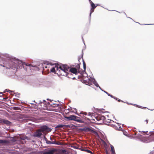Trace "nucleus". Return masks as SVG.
I'll return each instance as SVG.
<instances>
[{
    "mask_svg": "<svg viewBox=\"0 0 154 154\" xmlns=\"http://www.w3.org/2000/svg\"><path fill=\"white\" fill-rule=\"evenodd\" d=\"M86 130L88 131H92V132H93L94 131L92 130L91 129L89 128H86Z\"/></svg>",
    "mask_w": 154,
    "mask_h": 154,
    "instance_id": "20",
    "label": "nucleus"
},
{
    "mask_svg": "<svg viewBox=\"0 0 154 154\" xmlns=\"http://www.w3.org/2000/svg\"><path fill=\"white\" fill-rule=\"evenodd\" d=\"M42 132L40 129L37 130L33 135L34 137H40L42 135Z\"/></svg>",
    "mask_w": 154,
    "mask_h": 154,
    "instance_id": "6",
    "label": "nucleus"
},
{
    "mask_svg": "<svg viewBox=\"0 0 154 154\" xmlns=\"http://www.w3.org/2000/svg\"><path fill=\"white\" fill-rule=\"evenodd\" d=\"M134 106H136L137 107H138V108H140L143 109V108H146V107H142L141 106H138V105H136V104H134Z\"/></svg>",
    "mask_w": 154,
    "mask_h": 154,
    "instance_id": "16",
    "label": "nucleus"
},
{
    "mask_svg": "<svg viewBox=\"0 0 154 154\" xmlns=\"http://www.w3.org/2000/svg\"><path fill=\"white\" fill-rule=\"evenodd\" d=\"M118 102H123V101H122V100H121L120 99H119L118 100Z\"/></svg>",
    "mask_w": 154,
    "mask_h": 154,
    "instance_id": "31",
    "label": "nucleus"
},
{
    "mask_svg": "<svg viewBox=\"0 0 154 154\" xmlns=\"http://www.w3.org/2000/svg\"><path fill=\"white\" fill-rule=\"evenodd\" d=\"M10 143L9 141L7 140H0V144L3 145H8Z\"/></svg>",
    "mask_w": 154,
    "mask_h": 154,
    "instance_id": "10",
    "label": "nucleus"
},
{
    "mask_svg": "<svg viewBox=\"0 0 154 154\" xmlns=\"http://www.w3.org/2000/svg\"><path fill=\"white\" fill-rule=\"evenodd\" d=\"M47 67V66L45 67V68H46Z\"/></svg>",
    "mask_w": 154,
    "mask_h": 154,
    "instance_id": "39",
    "label": "nucleus"
},
{
    "mask_svg": "<svg viewBox=\"0 0 154 154\" xmlns=\"http://www.w3.org/2000/svg\"><path fill=\"white\" fill-rule=\"evenodd\" d=\"M83 151L86 152L88 153H90L91 154H94L93 152H92V151L89 150L88 149L86 148H85V149L84 150H83Z\"/></svg>",
    "mask_w": 154,
    "mask_h": 154,
    "instance_id": "13",
    "label": "nucleus"
},
{
    "mask_svg": "<svg viewBox=\"0 0 154 154\" xmlns=\"http://www.w3.org/2000/svg\"><path fill=\"white\" fill-rule=\"evenodd\" d=\"M46 143L48 144H51L52 142L50 141L47 140Z\"/></svg>",
    "mask_w": 154,
    "mask_h": 154,
    "instance_id": "19",
    "label": "nucleus"
},
{
    "mask_svg": "<svg viewBox=\"0 0 154 154\" xmlns=\"http://www.w3.org/2000/svg\"><path fill=\"white\" fill-rule=\"evenodd\" d=\"M54 65V64H52L51 63H49V62L47 63V65L48 66L49 65H51V66H53Z\"/></svg>",
    "mask_w": 154,
    "mask_h": 154,
    "instance_id": "18",
    "label": "nucleus"
},
{
    "mask_svg": "<svg viewBox=\"0 0 154 154\" xmlns=\"http://www.w3.org/2000/svg\"><path fill=\"white\" fill-rule=\"evenodd\" d=\"M93 113H88V116H92L93 115Z\"/></svg>",
    "mask_w": 154,
    "mask_h": 154,
    "instance_id": "24",
    "label": "nucleus"
},
{
    "mask_svg": "<svg viewBox=\"0 0 154 154\" xmlns=\"http://www.w3.org/2000/svg\"><path fill=\"white\" fill-rule=\"evenodd\" d=\"M10 123V122L8 120L0 118V123H4L7 125H9Z\"/></svg>",
    "mask_w": 154,
    "mask_h": 154,
    "instance_id": "9",
    "label": "nucleus"
},
{
    "mask_svg": "<svg viewBox=\"0 0 154 154\" xmlns=\"http://www.w3.org/2000/svg\"><path fill=\"white\" fill-rule=\"evenodd\" d=\"M144 133H145V134H146V133L148 132V131H147L146 132H143Z\"/></svg>",
    "mask_w": 154,
    "mask_h": 154,
    "instance_id": "33",
    "label": "nucleus"
},
{
    "mask_svg": "<svg viewBox=\"0 0 154 154\" xmlns=\"http://www.w3.org/2000/svg\"><path fill=\"white\" fill-rule=\"evenodd\" d=\"M55 72L57 71L59 69L67 73L69 69V67L66 65H63L61 66H55Z\"/></svg>",
    "mask_w": 154,
    "mask_h": 154,
    "instance_id": "3",
    "label": "nucleus"
},
{
    "mask_svg": "<svg viewBox=\"0 0 154 154\" xmlns=\"http://www.w3.org/2000/svg\"><path fill=\"white\" fill-rule=\"evenodd\" d=\"M106 92V93L107 94H108V93H107V92Z\"/></svg>",
    "mask_w": 154,
    "mask_h": 154,
    "instance_id": "34",
    "label": "nucleus"
},
{
    "mask_svg": "<svg viewBox=\"0 0 154 154\" xmlns=\"http://www.w3.org/2000/svg\"><path fill=\"white\" fill-rule=\"evenodd\" d=\"M106 154H109V153L108 151L106 150Z\"/></svg>",
    "mask_w": 154,
    "mask_h": 154,
    "instance_id": "29",
    "label": "nucleus"
},
{
    "mask_svg": "<svg viewBox=\"0 0 154 154\" xmlns=\"http://www.w3.org/2000/svg\"><path fill=\"white\" fill-rule=\"evenodd\" d=\"M9 66V68H11V66Z\"/></svg>",
    "mask_w": 154,
    "mask_h": 154,
    "instance_id": "37",
    "label": "nucleus"
},
{
    "mask_svg": "<svg viewBox=\"0 0 154 154\" xmlns=\"http://www.w3.org/2000/svg\"><path fill=\"white\" fill-rule=\"evenodd\" d=\"M108 95L109 96H110V94H109V93H108Z\"/></svg>",
    "mask_w": 154,
    "mask_h": 154,
    "instance_id": "35",
    "label": "nucleus"
},
{
    "mask_svg": "<svg viewBox=\"0 0 154 154\" xmlns=\"http://www.w3.org/2000/svg\"><path fill=\"white\" fill-rule=\"evenodd\" d=\"M52 143L51 144H55L56 143V142L55 141H51Z\"/></svg>",
    "mask_w": 154,
    "mask_h": 154,
    "instance_id": "27",
    "label": "nucleus"
},
{
    "mask_svg": "<svg viewBox=\"0 0 154 154\" xmlns=\"http://www.w3.org/2000/svg\"><path fill=\"white\" fill-rule=\"evenodd\" d=\"M64 126V125H58L57 126L56 128H63Z\"/></svg>",
    "mask_w": 154,
    "mask_h": 154,
    "instance_id": "15",
    "label": "nucleus"
},
{
    "mask_svg": "<svg viewBox=\"0 0 154 154\" xmlns=\"http://www.w3.org/2000/svg\"><path fill=\"white\" fill-rule=\"evenodd\" d=\"M96 119L97 121H101L102 122H104L105 119V117L102 116H98Z\"/></svg>",
    "mask_w": 154,
    "mask_h": 154,
    "instance_id": "8",
    "label": "nucleus"
},
{
    "mask_svg": "<svg viewBox=\"0 0 154 154\" xmlns=\"http://www.w3.org/2000/svg\"><path fill=\"white\" fill-rule=\"evenodd\" d=\"M83 68L84 69V71H82V72H81V75H83V74L84 73V72H85V69L86 68V64L85 63V61L83 60Z\"/></svg>",
    "mask_w": 154,
    "mask_h": 154,
    "instance_id": "11",
    "label": "nucleus"
},
{
    "mask_svg": "<svg viewBox=\"0 0 154 154\" xmlns=\"http://www.w3.org/2000/svg\"><path fill=\"white\" fill-rule=\"evenodd\" d=\"M16 141V140H15V139H12V140H11V141L12 142V143H14V142H15Z\"/></svg>",
    "mask_w": 154,
    "mask_h": 154,
    "instance_id": "22",
    "label": "nucleus"
},
{
    "mask_svg": "<svg viewBox=\"0 0 154 154\" xmlns=\"http://www.w3.org/2000/svg\"><path fill=\"white\" fill-rule=\"evenodd\" d=\"M66 118L69 120H73L80 123H83L84 122L80 118L73 115H71L69 116L66 117Z\"/></svg>",
    "mask_w": 154,
    "mask_h": 154,
    "instance_id": "2",
    "label": "nucleus"
},
{
    "mask_svg": "<svg viewBox=\"0 0 154 154\" xmlns=\"http://www.w3.org/2000/svg\"><path fill=\"white\" fill-rule=\"evenodd\" d=\"M73 79H75V78H72Z\"/></svg>",
    "mask_w": 154,
    "mask_h": 154,
    "instance_id": "36",
    "label": "nucleus"
},
{
    "mask_svg": "<svg viewBox=\"0 0 154 154\" xmlns=\"http://www.w3.org/2000/svg\"><path fill=\"white\" fill-rule=\"evenodd\" d=\"M110 147L112 152V154H116L114 146L112 145H110Z\"/></svg>",
    "mask_w": 154,
    "mask_h": 154,
    "instance_id": "12",
    "label": "nucleus"
},
{
    "mask_svg": "<svg viewBox=\"0 0 154 154\" xmlns=\"http://www.w3.org/2000/svg\"><path fill=\"white\" fill-rule=\"evenodd\" d=\"M81 114H83L85 115H87V113L86 112H81L80 113Z\"/></svg>",
    "mask_w": 154,
    "mask_h": 154,
    "instance_id": "21",
    "label": "nucleus"
},
{
    "mask_svg": "<svg viewBox=\"0 0 154 154\" xmlns=\"http://www.w3.org/2000/svg\"><path fill=\"white\" fill-rule=\"evenodd\" d=\"M110 97H112V98H114V99H115L116 100H117V98H116V97H114V96H112V95H110Z\"/></svg>",
    "mask_w": 154,
    "mask_h": 154,
    "instance_id": "23",
    "label": "nucleus"
},
{
    "mask_svg": "<svg viewBox=\"0 0 154 154\" xmlns=\"http://www.w3.org/2000/svg\"><path fill=\"white\" fill-rule=\"evenodd\" d=\"M25 65H26V66H32V65H31V64H29V65H27L26 63H25Z\"/></svg>",
    "mask_w": 154,
    "mask_h": 154,
    "instance_id": "30",
    "label": "nucleus"
},
{
    "mask_svg": "<svg viewBox=\"0 0 154 154\" xmlns=\"http://www.w3.org/2000/svg\"><path fill=\"white\" fill-rule=\"evenodd\" d=\"M66 152V151L64 149L51 148L45 149L44 151L42 152V154H64Z\"/></svg>",
    "mask_w": 154,
    "mask_h": 154,
    "instance_id": "1",
    "label": "nucleus"
},
{
    "mask_svg": "<svg viewBox=\"0 0 154 154\" xmlns=\"http://www.w3.org/2000/svg\"><path fill=\"white\" fill-rule=\"evenodd\" d=\"M55 144H57V145H60V143L59 142H56V143Z\"/></svg>",
    "mask_w": 154,
    "mask_h": 154,
    "instance_id": "28",
    "label": "nucleus"
},
{
    "mask_svg": "<svg viewBox=\"0 0 154 154\" xmlns=\"http://www.w3.org/2000/svg\"><path fill=\"white\" fill-rule=\"evenodd\" d=\"M75 148H77V147H75Z\"/></svg>",
    "mask_w": 154,
    "mask_h": 154,
    "instance_id": "38",
    "label": "nucleus"
},
{
    "mask_svg": "<svg viewBox=\"0 0 154 154\" xmlns=\"http://www.w3.org/2000/svg\"><path fill=\"white\" fill-rule=\"evenodd\" d=\"M89 2H90V3H91V2H92L91 1V0H89Z\"/></svg>",
    "mask_w": 154,
    "mask_h": 154,
    "instance_id": "32",
    "label": "nucleus"
},
{
    "mask_svg": "<svg viewBox=\"0 0 154 154\" xmlns=\"http://www.w3.org/2000/svg\"><path fill=\"white\" fill-rule=\"evenodd\" d=\"M51 72H55V66L53 67L51 69Z\"/></svg>",
    "mask_w": 154,
    "mask_h": 154,
    "instance_id": "14",
    "label": "nucleus"
},
{
    "mask_svg": "<svg viewBox=\"0 0 154 154\" xmlns=\"http://www.w3.org/2000/svg\"><path fill=\"white\" fill-rule=\"evenodd\" d=\"M91 8L90 10V15H91V14L93 13L94 11V9L97 6L95 5L92 2H91Z\"/></svg>",
    "mask_w": 154,
    "mask_h": 154,
    "instance_id": "7",
    "label": "nucleus"
},
{
    "mask_svg": "<svg viewBox=\"0 0 154 154\" xmlns=\"http://www.w3.org/2000/svg\"><path fill=\"white\" fill-rule=\"evenodd\" d=\"M79 149H80V150H81L82 151H83V150H84L85 149V148H84L82 147H80V148H79Z\"/></svg>",
    "mask_w": 154,
    "mask_h": 154,
    "instance_id": "25",
    "label": "nucleus"
},
{
    "mask_svg": "<svg viewBox=\"0 0 154 154\" xmlns=\"http://www.w3.org/2000/svg\"><path fill=\"white\" fill-rule=\"evenodd\" d=\"M27 138V137H26V136H25V137H20L21 139L22 140H25Z\"/></svg>",
    "mask_w": 154,
    "mask_h": 154,
    "instance_id": "17",
    "label": "nucleus"
},
{
    "mask_svg": "<svg viewBox=\"0 0 154 154\" xmlns=\"http://www.w3.org/2000/svg\"><path fill=\"white\" fill-rule=\"evenodd\" d=\"M144 122H146V124H147L148 122V120L146 119V120H145Z\"/></svg>",
    "mask_w": 154,
    "mask_h": 154,
    "instance_id": "26",
    "label": "nucleus"
},
{
    "mask_svg": "<svg viewBox=\"0 0 154 154\" xmlns=\"http://www.w3.org/2000/svg\"><path fill=\"white\" fill-rule=\"evenodd\" d=\"M1 65V66H2V65Z\"/></svg>",
    "mask_w": 154,
    "mask_h": 154,
    "instance_id": "40",
    "label": "nucleus"
},
{
    "mask_svg": "<svg viewBox=\"0 0 154 154\" xmlns=\"http://www.w3.org/2000/svg\"><path fill=\"white\" fill-rule=\"evenodd\" d=\"M40 129L43 133L45 132H50L51 130V128L46 125H43L41 126Z\"/></svg>",
    "mask_w": 154,
    "mask_h": 154,
    "instance_id": "5",
    "label": "nucleus"
},
{
    "mask_svg": "<svg viewBox=\"0 0 154 154\" xmlns=\"http://www.w3.org/2000/svg\"><path fill=\"white\" fill-rule=\"evenodd\" d=\"M68 71H69L71 73L75 74L76 75L78 74V73H80V66L79 64H78L76 65V66L75 67H72L68 69Z\"/></svg>",
    "mask_w": 154,
    "mask_h": 154,
    "instance_id": "4",
    "label": "nucleus"
}]
</instances>
